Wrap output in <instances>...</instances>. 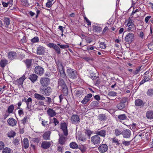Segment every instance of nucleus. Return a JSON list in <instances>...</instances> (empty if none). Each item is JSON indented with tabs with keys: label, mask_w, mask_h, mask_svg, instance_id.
Returning a JSON list of instances; mask_svg holds the SVG:
<instances>
[{
	"label": "nucleus",
	"mask_w": 153,
	"mask_h": 153,
	"mask_svg": "<svg viewBox=\"0 0 153 153\" xmlns=\"http://www.w3.org/2000/svg\"><path fill=\"white\" fill-rule=\"evenodd\" d=\"M32 60H33V59H27L23 61L27 69H29L31 68L32 66Z\"/></svg>",
	"instance_id": "2eb2a0df"
},
{
	"label": "nucleus",
	"mask_w": 153,
	"mask_h": 153,
	"mask_svg": "<svg viewBox=\"0 0 153 153\" xmlns=\"http://www.w3.org/2000/svg\"><path fill=\"white\" fill-rule=\"evenodd\" d=\"M28 119V117L27 116L25 117L22 120H21V123H23V125H25V123H27V120Z\"/></svg>",
	"instance_id": "49530a36"
},
{
	"label": "nucleus",
	"mask_w": 153,
	"mask_h": 153,
	"mask_svg": "<svg viewBox=\"0 0 153 153\" xmlns=\"http://www.w3.org/2000/svg\"><path fill=\"white\" fill-rule=\"evenodd\" d=\"M44 72V69L40 66H36L34 68L35 73L39 76L42 75L43 74Z\"/></svg>",
	"instance_id": "1a4fd4ad"
},
{
	"label": "nucleus",
	"mask_w": 153,
	"mask_h": 153,
	"mask_svg": "<svg viewBox=\"0 0 153 153\" xmlns=\"http://www.w3.org/2000/svg\"><path fill=\"white\" fill-rule=\"evenodd\" d=\"M83 92L82 91H77V97L81 98L83 96Z\"/></svg>",
	"instance_id": "a18cd8bd"
},
{
	"label": "nucleus",
	"mask_w": 153,
	"mask_h": 153,
	"mask_svg": "<svg viewBox=\"0 0 153 153\" xmlns=\"http://www.w3.org/2000/svg\"><path fill=\"white\" fill-rule=\"evenodd\" d=\"M141 67H139L135 71L133 72L132 73L134 75H136L138 74L140 70Z\"/></svg>",
	"instance_id": "09e8293b"
},
{
	"label": "nucleus",
	"mask_w": 153,
	"mask_h": 153,
	"mask_svg": "<svg viewBox=\"0 0 153 153\" xmlns=\"http://www.w3.org/2000/svg\"><path fill=\"white\" fill-rule=\"evenodd\" d=\"M25 79V76L24 75L22 77H20L19 79L17 80V82L18 84L20 85H22Z\"/></svg>",
	"instance_id": "c756f323"
},
{
	"label": "nucleus",
	"mask_w": 153,
	"mask_h": 153,
	"mask_svg": "<svg viewBox=\"0 0 153 153\" xmlns=\"http://www.w3.org/2000/svg\"><path fill=\"white\" fill-rule=\"evenodd\" d=\"M122 135L124 138H130L131 135V131L129 129H123L122 131Z\"/></svg>",
	"instance_id": "9d476101"
},
{
	"label": "nucleus",
	"mask_w": 153,
	"mask_h": 153,
	"mask_svg": "<svg viewBox=\"0 0 153 153\" xmlns=\"http://www.w3.org/2000/svg\"><path fill=\"white\" fill-rule=\"evenodd\" d=\"M10 149L9 148H5L3 149L2 151L3 153H10Z\"/></svg>",
	"instance_id": "8fccbe9b"
},
{
	"label": "nucleus",
	"mask_w": 153,
	"mask_h": 153,
	"mask_svg": "<svg viewBox=\"0 0 153 153\" xmlns=\"http://www.w3.org/2000/svg\"><path fill=\"white\" fill-rule=\"evenodd\" d=\"M118 118L119 120H124L126 119V117L125 114H123L118 115Z\"/></svg>",
	"instance_id": "4c0bfd02"
},
{
	"label": "nucleus",
	"mask_w": 153,
	"mask_h": 153,
	"mask_svg": "<svg viewBox=\"0 0 153 153\" xmlns=\"http://www.w3.org/2000/svg\"><path fill=\"white\" fill-rule=\"evenodd\" d=\"M45 51V48L40 45L39 46L37 49V54L38 55L43 54Z\"/></svg>",
	"instance_id": "ddd939ff"
},
{
	"label": "nucleus",
	"mask_w": 153,
	"mask_h": 153,
	"mask_svg": "<svg viewBox=\"0 0 153 153\" xmlns=\"http://www.w3.org/2000/svg\"><path fill=\"white\" fill-rule=\"evenodd\" d=\"M47 113L50 117H53L56 115V112L52 109L49 108L47 111Z\"/></svg>",
	"instance_id": "412c9836"
},
{
	"label": "nucleus",
	"mask_w": 153,
	"mask_h": 153,
	"mask_svg": "<svg viewBox=\"0 0 153 153\" xmlns=\"http://www.w3.org/2000/svg\"><path fill=\"white\" fill-rule=\"evenodd\" d=\"M32 101V99L31 97H29L27 101H26V103L27 104H29V102H31Z\"/></svg>",
	"instance_id": "774afa93"
},
{
	"label": "nucleus",
	"mask_w": 153,
	"mask_h": 153,
	"mask_svg": "<svg viewBox=\"0 0 153 153\" xmlns=\"http://www.w3.org/2000/svg\"><path fill=\"white\" fill-rule=\"evenodd\" d=\"M4 147V143L2 141H0V150L2 149Z\"/></svg>",
	"instance_id": "69168bd1"
},
{
	"label": "nucleus",
	"mask_w": 153,
	"mask_h": 153,
	"mask_svg": "<svg viewBox=\"0 0 153 153\" xmlns=\"http://www.w3.org/2000/svg\"><path fill=\"white\" fill-rule=\"evenodd\" d=\"M91 143L95 146H98L101 142L100 137L96 134L92 136L91 137Z\"/></svg>",
	"instance_id": "20e7f679"
},
{
	"label": "nucleus",
	"mask_w": 153,
	"mask_h": 153,
	"mask_svg": "<svg viewBox=\"0 0 153 153\" xmlns=\"http://www.w3.org/2000/svg\"><path fill=\"white\" fill-rule=\"evenodd\" d=\"M128 98L126 97H124L122 98L121 100L120 101V102L123 104H125L127 101Z\"/></svg>",
	"instance_id": "052dcab7"
},
{
	"label": "nucleus",
	"mask_w": 153,
	"mask_h": 153,
	"mask_svg": "<svg viewBox=\"0 0 153 153\" xmlns=\"http://www.w3.org/2000/svg\"><path fill=\"white\" fill-rule=\"evenodd\" d=\"M22 145L25 149H26L28 147V140L27 138H25L23 140L22 142Z\"/></svg>",
	"instance_id": "b1692460"
},
{
	"label": "nucleus",
	"mask_w": 153,
	"mask_h": 153,
	"mask_svg": "<svg viewBox=\"0 0 153 153\" xmlns=\"http://www.w3.org/2000/svg\"><path fill=\"white\" fill-rule=\"evenodd\" d=\"M148 47L150 50H153V42H150L148 45Z\"/></svg>",
	"instance_id": "4d7b16f0"
},
{
	"label": "nucleus",
	"mask_w": 153,
	"mask_h": 153,
	"mask_svg": "<svg viewBox=\"0 0 153 153\" xmlns=\"http://www.w3.org/2000/svg\"><path fill=\"white\" fill-rule=\"evenodd\" d=\"M52 90L51 88L48 86L39 87L41 93L46 96L50 95L52 92Z\"/></svg>",
	"instance_id": "f03ea898"
},
{
	"label": "nucleus",
	"mask_w": 153,
	"mask_h": 153,
	"mask_svg": "<svg viewBox=\"0 0 153 153\" xmlns=\"http://www.w3.org/2000/svg\"><path fill=\"white\" fill-rule=\"evenodd\" d=\"M95 132V134L98 135L100 136L103 137H105L106 135V132L104 130H102L100 131H99Z\"/></svg>",
	"instance_id": "aec40b11"
},
{
	"label": "nucleus",
	"mask_w": 153,
	"mask_h": 153,
	"mask_svg": "<svg viewBox=\"0 0 153 153\" xmlns=\"http://www.w3.org/2000/svg\"><path fill=\"white\" fill-rule=\"evenodd\" d=\"M147 94L149 96H152L153 95V89H149L147 91Z\"/></svg>",
	"instance_id": "864d4df0"
},
{
	"label": "nucleus",
	"mask_w": 153,
	"mask_h": 153,
	"mask_svg": "<svg viewBox=\"0 0 153 153\" xmlns=\"http://www.w3.org/2000/svg\"><path fill=\"white\" fill-rule=\"evenodd\" d=\"M20 140V139H18L17 138H15L13 141V143L15 145H18Z\"/></svg>",
	"instance_id": "603ef678"
},
{
	"label": "nucleus",
	"mask_w": 153,
	"mask_h": 153,
	"mask_svg": "<svg viewBox=\"0 0 153 153\" xmlns=\"http://www.w3.org/2000/svg\"><path fill=\"white\" fill-rule=\"evenodd\" d=\"M112 142L113 143H115L116 145L118 146H119L120 145V143L119 142V141L118 139H117L116 137H114L112 139Z\"/></svg>",
	"instance_id": "2f4dec72"
},
{
	"label": "nucleus",
	"mask_w": 153,
	"mask_h": 153,
	"mask_svg": "<svg viewBox=\"0 0 153 153\" xmlns=\"http://www.w3.org/2000/svg\"><path fill=\"white\" fill-rule=\"evenodd\" d=\"M21 2L23 5L25 7H28L29 6L27 0H21Z\"/></svg>",
	"instance_id": "c03bdc74"
},
{
	"label": "nucleus",
	"mask_w": 153,
	"mask_h": 153,
	"mask_svg": "<svg viewBox=\"0 0 153 153\" xmlns=\"http://www.w3.org/2000/svg\"><path fill=\"white\" fill-rule=\"evenodd\" d=\"M8 64V61L5 59H2L0 62V66L4 68Z\"/></svg>",
	"instance_id": "bb28decb"
},
{
	"label": "nucleus",
	"mask_w": 153,
	"mask_h": 153,
	"mask_svg": "<svg viewBox=\"0 0 153 153\" xmlns=\"http://www.w3.org/2000/svg\"><path fill=\"white\" fill-rule=\"evenodd\" d=\"M59 137L58 141L59 143L62 145H64L66 141V137H65L63 135L59 134Z\"/></svg>",
	"instance_id": "6ab92c4d"
},
{
	"label": "nucleus",
	"mask_w": 153,
	"mask_h": 153,
	"mask_svg": "<svg viewBox=\"0 0 153 153\" xmlns=\"http://www.w3.org/2000/svg\"><path fill=\"white\" fill-rule=\"evenodd\" d=\"M108 149V146L105 144H102L100 145L98 148L99 151L102 153H104L107 151Z\"/></svg>",
	"instance_id": "9b49d317"
},
{
	"label": "nucleus",
	"mask_w": 153,
	"mask_h": 153,
	"mask_svg": "<svg viewBox=\"0 0 153 153\" xmlns=\"http://www.w3.org/2000/svg\"><path fill=\"white\" fill-rule=\"evenodd\" d=\"M50 83V79L48 78L43 77L40 78V83L41 86L40 87L48 86Z\"/></svg>",
	"instance_id": "39448f33"
},
{
	"label": "nucleus",
	"mask_w": 153,
	"mask_h": 153,
	"mask_svg": "<svg viewBox=\"0 0 153 153\" xmlns=\"http://www.w3.org/2000/svg\"><path fill=\"white\" fill-rule=\"evenodd\" d=\"M98 117L99 120L101 121H105L107 118V116L103 114H99Z\"/></svg>",
	"instance_id": "5701e85b"
},
{
	"label": "nucleus",
	"mask_w": 153,
	"mask_h": 153,
	"mask_svg": "<svg viewBox=\"0 0 153 153\" xmlns=\"http://www.w3.org/2000/svg\"><path fill=\"white\" fill-rule=\"evenodd\" d=\"M47 123L48 121H45V120H43V119H42V124L43 126H47L48 125Z\"/></svg>",
	"instance_id": "e2e57ef3"
},
{
	"label": "nucleus",
	"mask_w": 153,
	"mask_h": 153,
	"mask_svg": "<svg viewBox=\"0 0 153 153\" xmlns=\"http://www.w3.org/2000/svg\"><path fill=\"white\" fill-rule=\"evenodd\" d=\"M134 37V34L131 33H129L125 37V41L126 42L130 44L133 41Z\"/></svg>",
	"instance_id": "6e6552de"
},
{
	"label": "nucleus",
	"mask_w": 153,
	"mask_h": 153,
	"mask_svg": "<svg viewBox=\"0 0 153 153\" xmlns=\"http://www.w3.org/2000/svg\"><path fill=\"white\" fill-rule=\"evenodd\" d=\"M57 45H58L62 49H65L67 48H68L69 46L68 45H61L60 44H58Z\"/></svg>",
	"instance_id": "5fc2aeb1"
},
{
	"label": "nucleus",
	"mask_w": 153,
	"mask_h": 153,
	"mask_svg": "<svg viewBox=\"0 0 153 153\" xmlns=\"http://www.w3.org/2000/svg\"><path fill=\"white\" fill-rule=\"evenodd\" d=\"M146 117L149 120L153 119V111L149 110L146 113Z\"/></svg>",
	"instance_id": "a211bd4d"
},
{
	"label": "nucleus",
	"mask_w": 153,
	"mask_h": 153,
	"mask_svg": "<svg viewBox=\"0 0 153 153\" xmlns=\"http://www.w3.org/2000/svg\"><path fill=\"white\" fill-rule=\"evenodd\" d=\"M114 134L116 136H118L122 134V131L118 129H115L114 130Z\"/></svg>",
	"instance_id": "473e14b6"
},
{
	"label": "nucleus",
	"mask_w": 153,
	"mask_h": 153,
	"mask_svg": "<svg viewBox=\"0 0 153 153\" xmlns=\"http://www.w3.org/2000/svg\"><path fill=\"white\" fill-rule=\"evenodd\" d=\"M53 49L55 50L57 54H60V53L61 52L60 51V48L58 46L56 45V44L55 45Z\"/></svg>",
	"instance_id": "58836bf2"
},
{
	"label": "nucleus",
	"mask_w": 153,
	"mask_h": 153,
	"mask_svg": "<svg viewBox=\"0 0 153 153\" xmlns=\"http://www.w3.org/2000/svg\"><path fill=\"white\" fill-rule=\"evenodd\" d=\"M79 149L82 152H84L85 150V149L83 145H81L79 146L77 145V149Z\"/></svg>",
	"instance_id": "ea45409f"
},
{
	"label": "nucleus",
	"mask_w": 153,
	"mask_h": 153,
	"mask_svg": "<svg viewBox=\"0 0 153 153\" xmlns=\"http://www.w3.org/2000/svg\"><path fill=\"white\" fill-rule=\"evenodd\" d=\"M38 76L35 74H32L30 76L29 79L33 82H34L36 81Z\"/></svg>",
	"instance_id": "a878e982"
},
{
	"label": "nucleus",
	"mask_w": 153,
	"mask_h": 153,
	"mask_svg": "<svg viewBox=\"0 0 153 153\" xmlns=\"http://www.w3.org/2000/svg\"><path fill=\"white\" fill-rule=\"evenodd\" d=\"M100 48L102 49H105L106 48V45L104 42H101L100 43Z\"/></svg>",
	"instance_id": "3c124183"
},
{
	"label": "nucleus",
	"mask_w": 153,
	"mask_h": 153,
	"mask_svg": "<svg viewBox=\"0 0 153 153\" xmlns=\"http://www.w3.org/2000/svg\"><path fill=\"white\" fill-rule=\"evenodd\" d=\"M131 142V141H124L122 143L123 145H124L126 146H128L130 144Z\"/></svg>",
	"instance_id": "13d9d810"
},
{
	"label": "nucleus",
	"mask_w": 153,
	"mask_h": 153,
	"mask_svg": "<svg viewBox=\"0 0 153 153\" xmlns=\"http://www.w3.org/2000/svg\"><path fill=\"white\" fill-rule=\"evenodd\" d=\"M4 22L5 27H7L10 23V19L8 18H5L4 19Z\"/></svg>",
	"instance_id": "e433bc0d"
},
{
	"label": "nucleus",
	"mask_w": 153,
	"mask_h": 153,
	"mask_svg": "<svg viewBox=\"0 0 153 153\" xmlns=\"http://www.w3.org/2000/svg\"><path fill=\"white\" fill-rule=\"evenodd\" d=\"M70 147L71 148L74 149L76 148V144L75 142H72L70 143Z\"/></svg>",
	"instance_id": "37998d69"
},
{
	"label": "nucleus",
	"mask_w": 153,
	"mask_h": 153,
	"mask_svg": "<svg viewBox=\"0 0 153 153\" xmlns=\"http://www.w3.org/2000/svg\"><path fill=\"white\" fill-rule=\"evenodd\" d=\"M51 146V143L49 142L43 141L41 144V147L44 149H48Z\"/></svg>",
	"instance_id": "dca6fc26"
},
{
	"label": "nucleus",
	"mask_w": 153,
	"mask_h": 153,
	"mask_svg": "<svg viewBox=\"0 0 153 153\" xmlns=\"http://www.w3.org/2000/svg\"><path fill=\"white\" fill-rule=\"evenodd\" d=\"M84 133L85 136H87L88 137L89 139L91 134L93 133V131L89 129H85Z\"/></svg>",
	"instance_id": "c85d7f7f"
},
{
	"label": "nucleus",
	"mask_w": 153,
	"mask_h": 153,
	"mask_svg": "<svg viewBox=\"0 0 153 153\" xmlns=\"http://www.w3.org/2000/svg\"><path fill=\"white\" fill-rule=\"evenodd\" d=\"M61 128L62 130L64 135L67 136L68 135V131L67 129V126L65 123H61Z\"/></svg>",
	"instance_id": "f8f14e48"
},
{
	"label": "nucleus",
	"mask_w": 153,
	"mask_h": 153,
	"mask_svg": "<svg viewBox=\"0 0 153 153\" xmlns=\"http://www.w3.org/2000/svg\"><path fill=\"white\" fill-rule=\"evenodd\" d=\"M71 120L73 123L74 124L76 123V115H73L71 117Z\"/></svg>",
	"instance_id": "72a5a7b5"
},
{
	"label": "nucleus",
	"mask_w": 153,
	"mask_h": 153,
	"mask_svg": "<svg viewBox=\"0 0 153 153\" xmlns=\"http://www.w3.org/2000/svg\"><path fill=\"white\" fill-rule=\"evenodd\" d=\"M51 133V132L49 131L45 132L42 135L44 139L46 140H49L50 139Z\"/></svg>",
	"instance_id": "cd10ccee"
},
{
	"label": "nucleus",
	"mask_w": 153,
	"mask_h": 153,
	"mask_svg": "<svg viewBox=\"0 0 153 153\" xmlns=\"http://www.w3.org/2000/svg\"><path fill=\"white\" fill-rule=\"evenodd\" d=\"M31 41L33 43L38 42H39V39L38 37L35 36L31 39Z\"/></svg>",
	"instance_id": "a19ab883"
},
{
	"label": "nucleus",
	"mask_w": 153,
	"mask_h": 153,
	"mask_svg": "<svg viewBox=\"0 0 153 153\" xmlns=\"http://www.w3.org/2000/svg\"><path fill=\"white\" fill-rule=\"evenodd\" d=\"M68 73L70 78L73 79H75L76 76V71L72 69H69L67 70Z\"/></svg>",
	"instance_id": "0eeeda50"
},
{
	"label": "nucleus",
	"mask_w": 153,
	"mask_h": 153,
	"mask_svg": "<svg viewBox=\"0 0 153 153\" xmlns=\"http://www.w3.org/2000/svg\"><path fill=\"white\" fill-rule=\"evenodd\" d=\"M7 122L9 125L10 126H15L17 123L16 120L13 118H10L8 119Z\"/></svg>",
	"instance_id": "4468645a"
},
{
	"label": "nucleus",
	"mask_w": 153,
	"mask_h": 153,
	"mask_svg": "<svg viewBox=\"0 0 153 153\" xmlns=\"http://www.w3.org/2000/svg\"><path fill=\"white\" fill-rule=\"evenodd\" d=\"M108 95L111 96H115L117 95V93L114 91H110L108 93Z\"/></svg>",
	"instance_id": "6e6d98bb"
},
{
	"label": "nucleus",
	"mask_w": 153,
	"mask_h": 153,
	"mask_svg": "<svg viewBox=\"0 0 153 153\" xmlns=\"http://www.w3.org/2000/svg\"><path fill=\"white\" fill-rule=\"evenodd\" d=\"M135 104L136 106L143 107L144 105L143 101L140 99H137L135 101Z\"/></svg>",
	"instance_id": "f3484780"
},
{
	"label": "nucleus",
	"mask_w": 153,
	"mask_h": 153,
	"mask_svg": "<svg viewBox=\"0 0 153 153\" xmlns=\"http://www.w3.org/2000/svg\"><path fill=\"white\" fill-rule=\"evenodd\" d=\"M58 66H61V68L62 69V72L60 74L61 76L64 79H66V76L65 71L63 70V67L62 65V63L60 62H58Z\"/></svg>",
	"instance_id": "4be33fe9"
},
{
	"label": "nucleus",
	"mask_w": 153,
	"mask_h": 153,
	"mask_svg": "<svg viewBox=\"0 0 153 153\" xmlns=\"http://www.w3.org/2000/svg\"><path fill=\"white\" fill-rule=\"evenodd\" d=\"M53 123L54 124L55 126H56L57 124H59V121L57 120V119L55 117L53 118Z\"/></svg>",
	"instance_id": "0e129e2a"
},
{
	"label": "nucleus",
	"mask_w": 153,
	"mask_h": 153,
	"mask_svg": "<svg viewBox=\"0 0 153 153\" xmlns=\"http://www.w3.org/2000/svg\"><path fill=\"white\" fill-rule=\"evenodd\" d=\"M58 85L59 86H61L62 89V92L64 95H67L68 93V88L62 79H59L58 81Z\"/></svg>",
	"instance_id": "f257e3e1"
},
{
	"label": "nucleus",
	"mask_w": 153,
	"mask_h": 153,
	"mask_svg": "<svg viewBox=\"0 0 153 153\" xmlns=\"http://www.w3.org/2000/svg\"><path fill=\"white\" fill-rule=\"evenodd\" d=\"M77 138L78 143H83L86 141L87 138L84 134L80 132H78Z\"/></svg>",
	"instance_id": "423d86ee"
},
{
	"label": "nucleus",
	"mask_w": 153,
	"mask_h": 153,
	"mask_svg": "<svg viewBox=\"0 0 153 153\" xmlns=\"http://www.w3.org/2000/svg\"><path fill=\"white\" fill-rule=\"evenodd\" d=\"M15 132L12 131L8 132L7 134L8 137L10 138L13 137L15 136Z\"/></svg>",
	"instance_id": "f704fd0d"
},
{
	"label": "nucleus",
	"mask_w": 153,
	"mask_h": 153,
	"mask_svg": "<svg viewBox=\"0 0 153 153\" xmlns=\"http://www.w3.org/2000/svg\"><path fill=\"white\" fill-rule=\"evenodd\" d=\"M125 107V104L120 102L117 105V107L120 110H123Z\"/></svg>",
	"instance_id": "7c9ffc66"
},
{
	"label": "nucleus",
	"mask_w": 153,
	"mask_h": 153,
	"mask_svg": "<svg viewBox=\"0 0 153 153\" xmlns=\"http://www.w3.org/2000/svg\"><path fill=\"white\" fill-rule=\"evenodd\" d=\"M55 44L53 43H50L47 44V46L51 48H53L55 45Z\"/></svg>",
	"instance_id": "680f3d73"
},
{
	"label": "nucleus",
	"mask_w": 153,
	"mask_h": 153,
	"mask_svg": "<svg viewBox=\"0 0 153 153\" xmlns=\"http://www.w3.org/2000/svg\"><path fill=\"white\" fill-rule=\"evenodd\" d=\"M84 19L86 21V22L88 23V25H91V22L86 17H84Z\"/></svg>",
	"instance_id": "338daca9"
},
{
	"label": "nucleus",
	"mask_w": 153,
	"mask_h": 153,
	"mask_svg": "<svg viewBox=\"0 0 153 153\" xmlns=\"http://www.w3.org/2000/svg\"><path fill=\"white\" fill-rule=\"evenodd\" d=\"M8 58L10 59H13L16 56V53L15 52L11 51L8 53Z\"/></svg>",
	"instance_id": "393cba45"
},
{
	"label": "nucleus",
	"mask_w": 153,
	"mask_h": 153,
	"mask_svg": "<svg viewBox=\"0 0 153 153\" xmlns=\"http://www.w3.org/2000/svg\"><path fill=\"white\" fill-rule=\"evenodd\" d=\"M52 1H48V2L46 4V6L48 7H51L52 4Z\"/></svg>",
	"instance_id": "bf43d9fd"
},
{
	"label": "nucleus",
	"mask_w": 153,
	"mask_h": 153,
	"mask_svg": "<svg viewBox=\"0 0 153 153\" xmlns=\"http://www.w3.org/2000/svg\"><path fill=\"white\" fill-rule=\"evenodd\" d=\"M90 99L87 98L86 97H85L81 101V102L83 104H85Z\"/></svg>",
	"instance_id": "de8ad7c7"
},
{
	"label": "nucleus",
	"mask_w": 153,
	"mask_h": 153,
	"mask_svg": "<svg viewBox=\"0 0 153 153\" xmlns=\"http://www.w3.org/2000/svg\"><path fill=\"white\" fill-rule=\"evenodd\" d=\"M94 30L96 32H100L101 30V28L99 27L98 26H95L94 27Z\"/></svg>",
	"instance_id": "79ce46f5"
},
{
	"label": "nucleus",
	"mask_w": 153,
	"mask_h": 153,
	"mask_svg": "<svg viewBox=\"0 0 153 153\" xmlns=\"http://www.w3.org/2000/svg\"><path fill=\"white\" fill-rule=\"evenodd\" d=\"M14 106L13 105H11L9 106L8 109L7 111L9 114L12 113L14 109Z\"/></svg>",
	"instance_id": "c9c22d12"
},
{
	"label": "nucleus",
	"mask_w": 153,
	"mask_h": 153,
	"mask_svg": "<svg viewBox=\"0 0 153 153\" xmlns=\"http://www.w3.org/2000/svg\"><path fill=\"white\" fill-rule=\"evenodd\" d=\"M35 98L38 100H46L45 102L48 104L52 103V100L51 98L49 97H45L43 95L38 93H35L34 95Z\"/></svg>",
	"instance_id": "7ed1b4c3"
}]
</instances>
